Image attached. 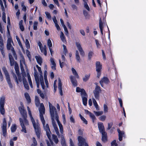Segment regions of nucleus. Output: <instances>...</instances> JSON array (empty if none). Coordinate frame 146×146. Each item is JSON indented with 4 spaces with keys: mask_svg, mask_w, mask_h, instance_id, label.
Listing matches in <instances>:
<instances>
[{
    "mask_svg": "<svg viewBox=\"0 0 146 146\" xmlns=\"http://www.w3.org/2000/svg\"><path fill=\"white\" fill-rule=\"evenodd\" d=\"M48 104L50 112V114L53 126L54 127L55 132L57 134L58 133V128L56 124L54 122V118L55 115V119L57 122L60 130V132L62 133H63V127L62 124L58 120V116L57 115L56 109L49 102H48Z\"/></svg>",
    "mask_w": 146,
    "mask_h": 146,
    "instance_id": "f257e3e1",
    "label": "nucleus"
},
{
    "mask_svg": "<svg viewBox=\"0 0 146 146\" xmlns=\"http://www.w3.org/2000/svg\"><path fill=\"white\" fill-rule=\"evenodd\" d=\"M40 112V117L41 121L42 124L44 129L46 132V135L52 145L53 143L51 139V133L50 130L49 126L48 124H45V121L44 119L43 115L44 114L45 109L43 104L41 103L40 104V107L39 108Z\"/></svg>",
    "mask_w": 146,
    "mask_h": 146,
    "instance_id": "f03ea898",
    "label": "nucleus"
},
{
    "mask_svg": "<svg viewBox=\"0 0 146 146\" xmlns=\"http://www.w3.org/2000/svg\"><path fill=\"white\" fill-rule=\"evenodd\" d=\"M27 110L28 111L29 114L30 116L31 121L32 123L33 127L35 129L36 134L38 138H39L41 134V130L40 125L37 120L36 122L35 121L34 118L32 116L31 113L30 108L27 107Z\"/></svg>",
    "mask_w": 146,
    "mask_h": 146,
    "instance_id": "7ed1b4c3",
    "label": "nucleus"
},
{
    "mask_svg": "<svg viewBox=\"0 0 146 146\" xmlns=\"http://www.w3.org/2000/svg\"><path fill=\"white\" fill-rule=\"evenodd\" d=\"M19 110L23 117V118L22 119H24V121L25 124L26 125H28V121L26 119L27 117V112L25 110V109L24 106L22 103H21V106L19 108Z\"/></svg>",
    "mask_w": 146,
    "mask_h": 146,
    "instance_id": "20e7f679",
    "label": "nucleus"
},
{
    "mask_svg": "<svg viewBox=\"0 0 146 146\" xmlns=\"http://www.w3.org/2000/svg\"><path fill=\"white\" fill-rule=\"evenodd\" d=\"M2 70L4 73L7 81L9 87L12 88V85L11 82L10 78L7 71L5 67H3Z\"/></svg>",
    "mask_w": 146,
    "mask_h": 146,
    "instance_id": "39448f33",
    "label": "nucleus"
},
{
    "mask_svg": "<svg viewBox=\"0 0 146 146\" xmlns=\"http://www.w3.org/2000/svg\"><path fill=\"white\" fill-rule=\"evenodd\" d=\"M11 42H13L12 39L11 38H9L7 41V48L9 50H11L13 55L15 56V52L14 50V48L11 45Z\"/></svg>",
    "mask_w": 146,
    "mask_h": 146,
    "instance_id": "423d86ee",
    "label": "nucleus"
},
{
    "mask_svg": "<svg viewBox=\"0 0 146 146\" xmlns=\"http://www.w3.org/2000/svg\"><path fill=\"white\" fill-rule=\"evenodd\" d=\"M36 66L39 72H40V84L41 86L42 89L44 90L45 88V87L44 86V80L43 76H42V72L41 70V68L40 67H39L38 65H36Z\"/></svg>",
    "mask_w": 146,
    "mask_h": 146,
    "instance_id": "0eeeda50",
    "label": "nucleus"
},
{
    "mask_svg": "<svg viewBox=\"0 0 146 146\" xmlns=\"http://www.w3.org/2000/svg\"><path fill=\"white\" fill-rule=\"evenodd\" d=\"M7 125L6 119L5 118H4L3 119V125L2 126L3 135L4 136H5L6 135Z\"/></svg>",
    "mask_w": 146,
    "mask_h": 146,
    "instance_id": "6e6552de",
    "label": "nucleus"
},
{
    "mask_svg": "<svg viewBox=\"0 0 146 146\" xmlns=\"http://www.w3.org/2000/svg\"><path fill=\"white\" fill-rule=\"evenodd\" d=\"M76 44L77 49L79 51L80 55L82 56H84L85 55V53L81 47L80 43L79 42H76Z\"/></svg>",
    "mask_w": 146,
    "mask_h": 146,
    "instance_id": "1a4fd4ad",
    "label": "nucleus"
},
{
    "mask_svg": "<svg viewBox=\"0 0 146 146\" xmlns=\"http://www.w3.org/2000/svg\"><path fill=\"white\" fill-rule=\"evenodd\" d=\"M19 121L20 123V125L22 128L21 131L22 132H24L25 133H26L27 131L25 126L28 125H29V124L27 125H26L24 121V119H23L21 118H19Z\"/></svg>",
    "mask_w": 146,
    "mask_h": 146,
    "instance_id": "9d476101",
    "label": "nucleus"
},
{
    "mask_svg": "<svg viewBox=\"0 0 146 146\" xmlns=\"http://www.w3.org/2000/svg\"><path fill=\"white\" fill-rule=\"evenodd\" d=\"M34 69L35 70L34 76L35 79L37 87L39 88V83H40V78L39 79L38 78V73L35 68H34Z\"/></svg>",
    "mask_w": 146,
    "mask_h": 146,
    "instance_id": "9b49d317",
    "label": "nucleus"
},
{
    "mask_svg": "<svg viewBox=\"0 0 146 146\" xmlns=\"http://www.w3.org/2000/svg\"><path fill=\"white\" fill-rule=\"evenodd\" d=\"M15 69L18 77L19 81L20 82H21L22 81V78L20 74L19 73L18 65L16 63L15 64Z\"/></svg>",
    "mask_w": 146,
    "mask_h": 146,
    "instance_id": "f8f14e48",
    "label": "nucleus"
},
{
    "mask_svg": "<svg viewBox=\"0 0 146 146\" xmlns=\"http://www.w3.org/2000/svg\"><path fill=\"white\" fill-rule=\"evenodd\" d=\"M109 82V80L106 77H104L100 81V83L101 86L103 87L104 86L103 83L107 84Z\"/></svg>",
    "mask_w": 146,
    "mask_h": 146,
    "instance_id": "ddd939ff",
    "label": "nucleus"
},
{
    "mask_svg": "<svg viewBox=\"0 0 146 146\" xmlns=\"http://www.w3.org/2000/svg\"><path fill=\"white\" fill-rule=\"evenodd\" d=\"M60 133L62 134L60 136L59 135V132L58 134L57 133L56 134L58 135V137L59 136V137H60L61 138V143L62 146H66L65 141L64 137L63 135V133H62L60 132Z\"/></svg>",
    "mask_w": 146,
    "mask_h": 146,
    "instance_id": "4468645a",
    "label": "nucleus"
},
{
    "mask_svg": "<svg viewBox=\"0 0 146 146\" xmlns=\"http://www.w3.org/2000/svg\"><path fill=\"white\" fill-rule=\"evenodd\" d=\"M98 126L101 133L105 132L104 127L103 123L102 122L98 123Z\"/></svg>",
    "mask_w": 146,
    "mask_h": 146,
    "instance_id": "2eb2a0df",
    "label": "nucleus"
},
{
    "mask_svg": "<svg viewBox=\"0 0 146 146\" xmlns=\"http://www.w3.org/2000/svg\"><path fill=\"white\" fill-rule=\"evenodd\" d=\"M78 146H82L85 143V139L82 137L79 136L78 138Z\"/></svg>",
    "mask_w": 146,
    "mask_h": 146,
    "instance_id": "dca6fc26",
    "label": "nucleus"
},
{
    "mask_svg": "<svg viewBox=\"0 0 146 146\" xmlns=\"http://www.w3.org/2000/svg\"><path fill=\"white\" fill-rule=\"evenodd\" d=\"M47 71L45 70L44 72V79L45 81V83L46 86H44L45 87V88L46 89V88H48V81L47 80Z\"/></svg>",
    "mask_w": 146,
    "mask_h": 146,
    "instance_id": "f3484780",
    "label": "nucleus"
},
{
    "mask_svg": "<svg viewBox=\"0 0 146 146\" xmlns=\"http://www.w3.org/2000/svg\"><path fill=\"white\" fill-rule=\"evenodd\" d=\"M76 91L77 92H80L81 96L86 94L85 91L83 89L79 87L76 88Z\"/></svg>",
    "mask_w": 146,
    "mask_h": 146,
    "instance_id": "a211bd4d",
    "label": "nucleus"
},
{
    "mask_svg": "<svg viewBox=\"0 0 146 146\" xmlns=\"http://www.w3.org/2000/svg\"><path fill=\"white\" fill-rule=\"evenodd\" d=\"M96 69L97 72L101 71L102 68V65L100 62L98 61H97L96 62Z\"/></svg>",
    "mask_w": 146,
    "mask_h": 146,
    "instance_id": "6ab92c4d",
    "label": "nucleus"
},
{
    "mask_svg": "<svg viewBox=\"0 0 146 146\" xmlns=\"http://www.w3.org/2000/svg\"><path fill=\"white\" fill-rule=\"evenodd\" d=\"M50 66L52 69L55 70H56V64L54 60L52 58L50 59Z\"/></svg>",
    "mask_w": 146,
    "mask_h": 146,
    "instance_id": "aec40b11",
    "label": "nucleus"
},
{
    "mask_svg": "<svg viewBox=\"0 0 146 146\" xmlns=\"http://www.w3.org/2000/svg\"><path fill=\"white\" fill-rule=\"evenodd\" d=\"M117 131L119 133V139L121 141L122 139V137L124 136V132L123 131H121L119 129H117Z\"/></svg>",
    "mask_w": 146,
    "mask_h": 146,
    "instance_id": "412c9836",
    "label": "nucleus"
},
{
    "mask_svg": "<svg viewBox=\"0 0 146 146\" xmlns=\"http://www.w3.org/2000/svg\"><path fill=\"white\" fill-rule=\"evenodd\" d=\"M71 82L73 85L75 86H77V81L75 79V77L73 76H70V77Z\"/></svg>",
    "mask_w": 146,
    "mask_h": 146,
    "instance_id": "4be33fe9",
    "label": "nucleus"
},
{
    "mask_svg": "<svg viewBox=\"0 0 146 146\" xmlns=\"http://www.w3.org/2000/svg\"><path fill=\"white\" fill-rule=\"evenodd\" d=\"M58 89L59 90L60 94L61 96H62L63 94L62 90V84L60 79H58Z\"/></svg>",
    "mask_w": 146,
    "mask_h": 146,
    "instance_id": "5701e85b",
    "label": "nucleus"
},
{
    "mask_svg": "<svg viewBox=\"0 0 146 146\" xmlns=\"http://www.w3.org/2000/svg\"><path fill=\"white\" fill-rule=\"evenodd\" d=\"M25 76H23V78L22 79V80H23V84L25 88L27 90H28L29 89V86L27 82L26 79H25Z\"/></svg>",
    "mask_w": 146,
    "mask_h": 146,
    "instance_id": "b1692460",
    "label": "nucleus"
},
{
    "mask_svg": "<svg viewBox=\"0 0 146 146\" xmlns=\"http://www.w3.org/2000/svg\"><path fill=\"white\" fill-rule=\"evenodd\" d=\"M82 102L83 104L86 106V105L87 104V94L84 95L83 96H82Z\"/></svg>",
    "mask_w": 146,
    "mask_h": 146,
    "instance_id": "393cba45",
    "label": "nucleus"
},
{
    "mask_svg": "<svg viewBox=\"0 0 146 146\" xmlns=\"http://www.w3.org/2000/svg\"><path fill=\"white\" fill-rule=\"evenodd\" d=\"M41 52L43 53L44 55L45 56L46 55L47 51H46V47L45 45H44V46H42L40 48Z\"/></svg>",
    "mask_w": 146,
    "mask_h": 146,
    "instance_id": "a878e982",
    "label": "nucleus"
},
{
    "mask_svg": "<svg viewBox=\"0 0 146 146\" xmlns=\"http://www.w3.org/2000/svg\"><path fill=\"white\" fill-rule=\"evenodd\" d=\"M35 58L37 63L40 65H41L42 61V58L39 56H35Z\"/></svg>",
    "mask_w": 146,
    "mask_h": 146,
    "instance_id": "bb28decb",
    "label": "nucleus"
},
{
    "mask_svg": "<svg viewBox=\"0 0 146 146\" xmlns=\"http://www.w3.org/2000/svg\"><path fill=\"white\" fill-rule=\"evenodd\" d=\"M60 37L61 40L64 43L66 42L65 36L64 34L62 32H60Z\"/></svg>",
    "mask_w": 146,
    "mask_h": 146,
    "instance_id": "cd10ccee",
    "label": "nucleus"
},
{
    "mask_svg": "<svg viewBox=\"0 0 146 146\" xmlns=\"http://www.w3.org/2000/svg\"><path fill=\"white\" fill-rule=\"evenodd\" d=\"M24 95L25 96L28 103H30L31 102V99L28 93H25Z\"/></svg>",
    "mask_w": 146,
    "mask_h": 146,
    "instance_id": "c85d7f7f",
    "label": "nucleus"
},
{
    "mask_svg": "<svg viewBox=\"0 0 146 146\" xmlns=\"http://www.w3.org/2000/svg\"><path fill=\"white\" fill-rule=\"evenodd\" d=\"M99 27L101 33L102 35H103V24L101 18L99 20Z\"/></svg>",
    "mask_w": 146,
    "mask_h": 146,
    "instance_id": "c756f323",
    "label": "nucleus"
},
{
    "mask_svg": "<svg viewBox=\"0 0 146 146\" xmlns=\"http://www.w3.org/2000/svg\"><path fill=\"white\" fill-rule=\"evenodd\" d=\"M76 58L77 62H80L81 61L80 58L78 50L76 51Z\"/></svg>",
    "mask_w": 146,
    "mask_h": 146,
    "instance_id": "7c9ffc66",
    "label": "nucleus"
},
{
    "mask_svg": "<svg viewBox=\"0 0 146 146\" xmlns=\"http://www.w3.org/2000/svg\"><path fill=\"white\" fill-rule=\"evenodd\" d=\"M27 76L28 79V81L30 85V86L31 88H33L32 82L31 81L30 76L29 73H27Z\"/></svg>",
    "mask_w": 146,
    "mask_h": 146,
    "instance_id": "2f4dec72",
    "label": "nucleus"
},
{
    "mask_svg": "<svg viewBox=\"0 0 146 146\" xmlns=\"http://www.w3.org/2000/svg\"><path fill=\"white\" fill-rule=\"evenodd\" d=\"M102 135V140L104 141L105 142L107 140V134L105 132H103L101 133Z\"/></svg>",
    "mask_w": 146,
    "mask_h": 146,
    "instance_id": "473e14b6",
    "label": "nucleus"
},
{
    "mask_svg": "<svg viewBox=\"0 0 146 146\" xmlns=\"http://www.w3.org/2000/svg\"><path fill=\"white\" fill-rule=\"evenodd\" d=\"M84 2V8L88 11H90V8L87 3L88 0H83Z\"/></svg>",
    "mask_w": 146,
    "mask_h": 146,
    "instance_id": "72a5a7b5",
    "label": "nucleus"
},
{
    "mask_svg": "<svg viewBox=\"0 0 146 146\" xmlns=\"http://www.w3.org/2000/svg\"><path fill=\"white\" fill-rule=\"evenodd\" d=\"M72 71L73 74L75 76V78H79V76L76 70L73 68H72Z\"/></svg>",
    "mask_w": 146,
    "mask_h": 146,
    "instance_id": "f704fd0d",
    "label": "nucleus"
},
{
    "mask_svg": "<svg viewBox=\"0 0 146 146\" xmlns=\"http://www.w3.org/2000/svg\"><path fill=\"white\" fill-rule=\"evenodd\" d=\"M23 21L22 20H21L19 22V26L20 29L22 31H23L25 29L23 25Z\"/></svg>",
    "mask_w": 146,
    "mask_h": 146,
    "instance_id": "c9c22d12",
    "label": "nucleus"
},
{
    "mask_svg": "<svg viewBox=\"0 0 146 146\" xmlns=\"http://www.w3.org/2000/svg\"><path fill=\"white\" fill-rule=\"evenodd\" d=\"M5 98L2 96L1 98L0 101V106H4L5 104Z\"/></svg>",
    "mask_w": 146,
    "mask_h": 146,
    "instance_id": "e433bc0d",
    "label": "nucleus"
},
{
    "mask_svg": "<svg viewBox=\"0 0 146 146\" xmlns=\"http://www.w3.org/2000/svg\"><path fill=\"white\" fill-rule=\"evenodd\" d=\"M88 114L90 118L92 119L93 122H94V120L96 119L95 116L92 113L89 111H88Z\"/></svg>",
    "mask_w": 146,
    "mask_h": 146,
    "instance_id": "4c0bfd02",
    "label": "nucleus"
},
{
    "mask_svg": "<svg viewBox=\"0 0 146 146\" xmlns=\"http://www.w3.org/2000/svg\"><path fill=\"white\" fill-rule=\"evenodd\" d=\"M90 76V74L85 75L84 77L83 78V80L84 82H86L88 81Z\"/></svg>",
    "mask_w": 146,
    "mask_h": 146,
    "instance_id": "58836bf2",
    "label": "nucleus"
},
{
    "mask_svg": "<svg viewBox=\"0 0 146 146\" xmlns=\"http://www.w3.org/2000/svg\"><path fill=\"white\" fill-rule=\"evenodd\" d=\"M25 44L27 48V49H29L30 48V44L29 41L27 39H25Z\"/></svg>",
    "mask_w": 146,
    "mask_h": 146,
    "instance_id": "ea45409f",
    "label": "nucleus"
},
{
    "mask_svg": "<svg viewBox=\"0 0 146 146\" xmlns=\"http://www.w3.org/2000/svg\"><path fill=\"white\" fill-rule=\"evenodd\" d=\"M11 131L12 132H15L17 129V126L16 124L12 125L11 128Z\"/></svg>",
    "mask_w": 146,
    "mask_h": 146,
    "instance_id": "a19ab883",
    "label": "nucleus"
},
{
    "mask_svg": "<svg viewBox=\"0 0 146 146\" xmlns=\"http://www.w3.org/2000/svg\"><path fill=\"white\" fill-rule=\"evenodd\" d=\"M94 112L96 116H99L101 115L103 113L102 111H94Z\"/></svg>",
    "mask_w": 146,
    "mask_h": 146,
    "instance_id": "79ce46f5",
    "label": "nucleus"
},
{
    "mask_svg": "<svg viewBox=\"0 0 146 146\" xmlns=\"http://www.w3.org/2000/svg\"><path fill=\"white\" fill-rule=\"evenodd\" d=\"M35 103L36 105L37 106H38L40 104L39 100L38 98L36 96L35 97Z\"/></svg>",
    "mask_w": 146,
    "mask_h": 146,
    "instance_id": "37998d69",
    "label": "nucleus"
},
{
    "mask_svg": "<svg viewBox=\"0 0 146 146\" xmlns=\"http://www.w3.org/2000/svg\"><path fill=\"white\" fill-rule=\"evenodd\" d=\"M33 143L32 144L31 146H36L37 145V142L35 138L33 137L32 138Z\"/></svg>",
    "mask_w": 146,
    "mask_h": 146,
    "instance_id": "c03bdc74",
    "label": "nucleus"
},
{
    "mask_svg": "<svg viewBox=\"0 0 146 146\" xmlns=\"http://www.w3.org/2000/svg\"><path fill=\"white\" fill-rule=\"evenodd\" d=\"M79 116L80 118L83 121V123H84L86 124H87V121L86 120V119L82 116V115L80 114H79Z\"/></svg>",
    "mask_w": 146,
    "mask_h": 146,
    "instance_id": "a18cd8bd",
    "label": "nucleus"
},
{
    "mask_svg": "<svg viewBox=\"0 0 146 146\" xmlns=\"http://www.w3.org/2000/svg\"><path fill=\"white\" fill-rule=\"evenodd\" d=\"M99 92H100L95 91L94 92L95 97L96 99H99Z\"/></svg>",
    "mask_w": 146,
    "mask_h": 146,
    "instance_id": "49530a36",
    "label": "nucleus"
},
{
    "mask_svg": "<svg viewBox=\"0 0 146 146\" xmlns=\"http://www.w3.org/2000/svg\"><path fill=\"white\" fill-rule=\"evenodd\" d=\"M23 65H20L21 69V70L22 73H23V76H24L25 77H26V75L25 74V73L24 71V69L23 67Z\"/></svg>",
    "mask_w": 146,
    "mask_h": 146,
    "instance_id": "de8ad7c7",
    "label": "nucleus"
},
{
    "mask_svg": "<svg viewBox=\"0 0 146 146\" xmlns=\"http://www.w3.org/2000/svg\"><path fill=\"white\" fill-rule=\"evenodd\" d=\"M38 25V22L37 21H35L34 22L33 27V29L35 30H36L37 29V27Z\"/></svg>",
    "mask_w": 146,
    "mask_h": 146,
    "instance_id": "09e8293b",
    "label": "nucleus"
},
{
    "mask_svg": "<svg viewBox=\"0 0 146 146\" xmlns=\"http://www.w3.org/2000/svg\"><path fill=\"white\" fill-rule=\"evenodd\" d=\"M52 139H53L54 141V142L56 143H57L58 141V140L56 136V135H52Z\"/></svg>",
    "mask_w": 146,
    "mask_h": 146,
    "instance_id": "8fccbe9b",
    "label": "nucleus"
},
{
    "mask_svg": "<svg viewBox=\"0 0 146 146\" xmlns=\"http://www.w3.org/2000/svg\"><path fill=\"white\" fill-rule=\"evenodd\" d=\"M4 106H0V111L1 113L3 115L5 113V110L4 108Z\"/></svg>",
    "mask_w": 146,
    "mask_h": 146,
    "instance_id": "3c124183",
    "label": "nucleus"
},
{
    "mask_svg": "<svg viewBox=\"0 0 146 146\" xmlns=\"http://www.w3.org/2000/svg\"><path fill=\"white\" fill-rule=\"evenodd\" d=\"M21 6L22 7V10L25 12L27 11V8L24 5V3L23 2L21 3Z\"/></svg>",
    "mask_w": 146,
    "mask_h": 146,
    "instance_id": "603ef678",
    "label": "nucleus"
},
{
    "mask_svg": "<svg viewBox=\"0 0 146 146\" xmlns=\"http://www.w3.org/2000/svg\"><path fill=\"white\" fill-rule=\"evenodd\" d=\"M106 118V116L105 115H102L99 118L100 120L102 121H104L105 120Z\"/></svg>",
    "mask_w": 146,
    "mask_h": 146,
    "instance_id": "864d4df0",
    "label": "nucleus"
},
{
    "mask_svg": "<svg viewBox=\"0 0 146 146\" xmlns=\"http://www.w3.org/2000/svg\"><path fill=\"white\" fill-rule=\"evenodd\" d=\"M108 108L106 104L104 105V110L105 113H107L108 112Z\"/></svg>",
    "mask_w": 146,
    "mask_h": 146,
    "instance_id": "5fc2aeb1",
    "label": "nucleus"
},
{
    "mask_svg": "<svg viewBox=\"0 0 146 146\" xmlns=\"http://www.w3.org/2000/svg\"><path fill=\"white\" fill-rule=\"evenodd\" d=\"M45 13L47 18L51 20V17L50 13L47 12H45Z\"/></svg>",
    "mask_w": 146,
    "mask_h": 146,
    "instance_id": "6e6d98bb",
    "label": "nucleus"
},
{
    "mask_svg": "<svg viewBox=\"0 0 146 146\" xmlns=\"http://www.w3.org/2000/svg\"><path fill=\"white\" fill-rule=\"evenodd\" d=\"M47 44L48 48L51 47L52 46V43L51 40L49 39L47 41Z\"/></svg>",
    "mask_w": 146,
    "mask_h": 146,
    "instance_id": "4d7b16f0",
    "label": "nucleus"
},
{
    "mask_svg": "<svg viewBox=\"0 0 146 146\" xmlns=\"http://www.w3.org/2000/svg\"><path fill=\"white\" fill-rule=\"evenodd\" d=\"M95 41L97 47L98 48H100L101 46V45L99 41L97 39H96L95 40Z\"/></svg>",
    "mask_w": 146,
    "mask_h": 146,
    "instance_id": "13d9d810",
    "label": "nucleus"
},
{
    "mask_svg": "<svg viewBox=\"0 0 146 146\" xmlns=\"http://www.w3.org/2000/svg\"><path fill=\"white\" fill-rule=\"evenodd\" d=\"M70 119L71 122L74 123L75 122V119L72 115H71L70 117Z\"/></svg>",
    "mask_w": 146,
    "mask_h": 146,
    "instance_id": "bf43d9fd",
    "label": "nucleus"
},
{
    "mask_svg": "<svg viewBox=\"0 0 146 146\" xmlns=\"http://www.w3.org/2000/svg\"><path fill=\"white\" fill-rule=\"evenodd\" d=\"M62 118L63 119V122L64 124H65L66 123V119L65 114L62 113Z\"/></svg>",
    "mask_w": 146,
    "mask_h": 146,
    "instance_id": "052dcab7",
    "label": "nucleus"
},
{
    "mask_svg": "<svg viewBox=\"0 0 146 146\" xmlns=\"http://www.w3.org/2000/svg\"><path fill=\"white\" fill-rule=\"evenodd\" d=\"M26 53L28 58L30 59L31 57L30 53L28 49L26 50Z\"/></svg>",
    "mask_w": 146,
    "mask_h": 146,
    "instance_id": "680f3d73",
    "label": "nucleus"
},
{
    "mask_svg": "<svg viewBox=\"0 0 146 146\" xmlns=\"http://www.w3.org/2000/svg\"><path fill=\"white\" fill-rule=\"evenodd\" d=\"M63 48L64 53L65 55H66L67 52V50L66 46L64 45H63Z\"/></svg>",
    "mask_w": 146,
    "mask_h": 146,
    "instance_id": "e2e57ef3",
    "label": "nucleus"
},
{
    "mask_svg": "<svg viewBox=\"0 0 146 146\" xmlns=\"http://www.w3.org/2000/svg\"><path fill=\"white\" fill-rule=\"evenodd\" d=\"M56 82H57V80H56L54 81V92H55L56 90V89L57 88V86H56Z\"/></svg>",
    "mask_w": 146,
    "mask_h": 146,
    "instance_id": "0e129e2a",
    "label": "nucleus"
},
{
    "mask_svg": "<svg viewBox=\"0 0 146 146\" xmlns=\"http://www.w3.org/2000/svg\"><path fill=\"white\" fill-rule=\"evenodd\" d=\"M111 146H117V144L116 143L115 140H113L111 143Z\"/></svg>",
    "mask_w": 146,
    "mask_h": 146,
    "instance_id": "69168bd1",
    "label": "nucleus"
},
{
    "mask_svg": "<svg viewBox=\"0 0 146 146\" xmlns=\"http://www.w3.org/2000/svg\"><path fill=\"white\" fill-rule=\"evenodd\" d=\"M94 54V53L92 51L90 52L88 54V58L89 59H90L92 57V56Z\"/></svg>",
    "mask_w": 146,
    "mask_h": 146,
    "instance_id": "338daca9",
    "label": "nucleus"
},
{
    "mask_svg": "<svg viewBox=\"0 0 146 146\" xmlns=\"http://www.w3.org/2000/svg\"><path fill=\"white\" fill-rule=\"evenodd\" d=\"M64 28V31L65 32V34L67 35L68 34V31L67 29L66 26H64L63 27Z\"/></svg>",
    "mask_w": 146,
    "mask_h": 146,
    "instance_id": "774afa93",
    "label": "nucleus"
}]
</instances>
